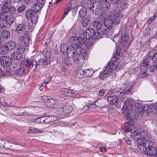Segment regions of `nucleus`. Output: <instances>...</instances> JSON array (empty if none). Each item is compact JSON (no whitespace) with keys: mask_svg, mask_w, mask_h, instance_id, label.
I'll return each mask as SVG.
<instances>
[{"mask_svg":"<svg viewBox=\"0 0 157 157\" xmlns=\"http://www.w3.org/2000/svg\"><path fill=\"white\" fill-rule=\"evenodd\" d=\"M95 3H93L92 0H84L83 1L82 4V6L86 9H90L92 10L93 8L94 9L96 5Z\"/></svg>","mask_w":157,"mask_h":157,"instance_id":"nucleus-14","label":"nucleus"},{"mask_svg":"<svg viewBox=\"0 0 157 157\" xmlns=\"http://www.w3.org/2000/svg\"><path fill=\"white\" fill-rule=\"evenodd\" d=\"M135 83V82L134 81H133L132 82L129 83L128 85V92L130 91Z\"/></svg>","mask_w":157,"mask_h":157,"instance_id":"nucleus-57","label":"nucleus"},{"mask_svg":"<svg viewBox=\"0 0 157 157\" xmlns=\"http://www.w3.org/2000/svg\"><path fill=\"white\" fill-rule=\"evenodd\" d=\"M44 117H41L37 118L36 120V122L40 124H44Z\"/></svg>","mask_w":157,"mask_h":157,"instance_id":"nucleus-53","label":"nucleus"},{"mask_svg":"<svg viewBox=\"0 0 157 157\" xmlns=\"http://www.w3.org/2000/svg\"><path fill=\"white\" fill-rule=\"evenodd\" d=\"M146 142V140L144 138H140L137 141V146L146 145L145 144Z\"/></svg>","mask_w":157,"mask_h":157,"instance_id":"nucleus-38","label":"nucleus"},{"mask_svg":"<svg viewBox=\"0 0 157 157\" xmlns=\"http://www.w3.org/2000/svg\"><path fill=\"white\" fill-rule=\"evenodd\" d=\"M156 68V65H152L151 66L149 67L150 70L152 72H154L155 71V69Z\"/></svg>","mask_w":157,"mask_h":157,"instance_id":"nucleus-61","label":"nucleus"},{"mask_svg":"<svg viewBox=\"0 0 157 157\" xmlns=\"http://www.w3.org/2000/svg\"><path fill=\"white\" fill-rule=\"evenodd\" d=\"M44 124H49L53 121L52 120V118L51 117H44Z\"/></svg>","mask_w":157,"mask_h":157,"instance_id":"nucleus-48","label":"nucleus"},{"mask_svg":"<svg viewBox=\"0 0 157 157\" xmlns=\"http://www.w3.org/2000/svg\"><path fill=\"white\" fill-rule=\"evenodd\" d=\"M107 0H99L98 2L97 3H95L96 4L95 5L97 6L98 5H99L100 4H103L104 3H105V2Z\"/></svg>","mask_w":157,"mask_h":157,"instance_id":"nucleus-62","label":"nucleus"},{"mask_svg":"<svg viewBox=\"0 0 157 157\" xmlns=\"http://www.w3.org/2000/svg\"><path fill=\"white\" fill-rule=\"evenodd\" d=\"M127 122L125 124V126L122 128V130L126 133L128 132V127Z\"/></svg>","mask_w":157,"mask_h":157,"instance_id":"nucleus-60","label":"nucleus"},{"mask_svg":"<svg viewBox=\"0 0 157 157\" xmlns=\"http://www.w3.org/2000/svg\"><path fill=\"white\" fill-rule=\"evenodd\" d=\"M34 10L29 9L27 10L26 13V16L28 19H31L32 24H35L37 22L38 19V16L35 13Z\"/></svg>","mask_w":157,"mask_h":157,"instance_id":"nucleus-10","label":"nucleus"},{"mask_svg":"<svg viewBox=\"0 0 157 157\" xmlns=\"http://www.w3.org/2000/svg\"><path fill=\"white\" fill-rule=\"evenodd\" d=\"M79 14L80 16L82 17H84L86 14V9L82 8L79 11Z\"/></svg>","mask_w":157,"mask_h":157,"instance_id":"nucleus-47","label":"nucleus"},{"mask_svg":"<svg viewBox=\"0 0 157 157\" xmlns=\"http://www.w3.org/2000/svg\"><path fill=\"white\" fill-rule=\"evenodd\" d=\"M0 62L2 66L6 67L10 66L12 64L13 60L9 57L4 56L1 57Z\"/></svg>","mask_w":157,"mask_h":157,"instance_id":"nucleus-12","label":"nucleus"},{"mask_svg":"<svg viewBox=\"0 0 157 157\" xmlns=\"http://www.w3.org/2000/svg\"><path fill=\"white\" fill-rule=\"evenodd\" d=\"M70 7H68L65 10L63 14V15L62 17V19H63L67 15V13L70 11Z\"/></svg>","mask_w":157,"mask_h":157,"instance_id":"nucleus-56","label":"nucleus"},{"mask_svg":"<svg viewBox=\"0 0 157 157\" xmlns=\"http://www.w3.org/2000/svg\"><path fill=\"white\" fill-rule=\"evenodd\" d=\"M149 58H146L141 62L140 66L142 69H144L145 70L147 69V67L149 65Z\"/></svg>","mask_w":157,"mask_h":157,"instance_id":"nucleus-27","label":"nucleus"},{"mask_svg":"<svg viewBox=\"0 0 157 157\" xmlns=\"http://www.w3.org/2000/svg\"><path fill=\"white\" fill-rule=\"evenodd\" d=\"M137 118L136 113L130 109V112L128 110V131L131 132L134 129L133 120Z\"/></svg>","mask_w":157,"mask_h":157,"instance_id":"nucleus-5","label":"nucleus"},{"mask_svg":"<svg viewBox=\"0 0 157 157\" xmlns=\"http://www.w3.org/2000/svg\"><path fill=\"white\" fill-rule=\"evenodd\" d=\"M149 58L152 59L154 63H157V52L155 50L151 51L148 55Z\"/></svg>","mask_w":157,"mask_h":157,"instance_id":"nucleus-18","label":"nucleus"},{"mask_svg":"<svg viewBox=\"0 0 157 157\" xmlns=\"http://www.w3.org/2000/svg\"><path fill=\"white\" fill-rule=\"evenodd\" d=\"M9 12L11 14H14L16 11V9L14 6H11L9 8Z\"/></svg>","mask_w":157,"mask_h":157,"instance_id":"nucleus-55","label":"nucleus"},{"mask_svg":"<svg viewBox=\"0 0 157 157\" xmlns=\"http://www.w3.org/2000/svg\"><path fill=\"white\" fill-rule=\"evenodd\" d=\"M6 141L2 140H0V147H3V146L5 145Z\"/></svg>","mask_w":157,"mask_h":157,"instance_id":"nucleus-64","label":"nucleus"},{"mask_svg":"<svg viewBox=\"0 0 157 157\" xmlns=\"http://www.w3.org/2000/svg\"><path fill=\"white\" fill-rule=\"evenodd\" d=\"M145 144L147 148H150L151 147L153 144V143L150 140H146Z\"/></svg>","mask_w":157,"mask_h":157,"instance_id":"nucleus-54","label":"nucleus"},{"mask_svg":"<svg viewBox=\"0 0 157 157\" xmlns=\"http://www.w3.org/2000/svg\"><path fill=\"white\" fill-rule=\"evenodd\" d=\"M25 25L24 23H22L17 25L16 31L17 33H21L25 30Z\"/></svg>","mask_w":157,"mask_h":157,"instance_id":"nucleus-23","label":"nucleus"},{"mask_svg":"<svg viewBox=\"0 0 157 157\" xmlns=\"http://www.w3.org/2000/svg\"><path fill=\"white\" fill-rule=\"evenodd\" d=\"M33 24H32V23L31 24L30 23H29L28 26V29L29 30V31H32L33 30L34 27Z\"/></svg>","mask_w":157,"mask_h":157,"instance_id":"nucleus-59","label":"nucleus"},{"mask_svg":"<svg viewBox=\"0 0 157 157\" xmlns=\"http://www.w3.org/2000/svg\"><path fill=\"white\" fill-rule=\"evenodd\" d=\"M14 18L13 16L10 15L7 16L5 21L7 24L11 25L13 22Z\"/></svg>","mask_w":157,"mask_h":157,"instance_id":"nucleus-30","label":"nucleus"},{"mask_svg":"<svg viewBox=\"0 0 157 157\" xmlns=\"http://www.w3.org/2000/svg\"><path fill=\"white\" fill-rule=\"evenodd\" d=\"M138 147V150L139 151L142 153L144 154H146V152H147V148L146 145H142L137 146Z\"/></svg>","mask_w":157,"mask_h":157,"instance_id":"nucleus-34","label":"nucleus"},{"mask_svg":"<svg viewBox=\"0 0 157 157\" xmlns=\"http://www.w3.org/2000/svg\"><path fill=\"white\" fill-rule=\"evenodd\" d=\"M90 19L89 17H85L82 21V24L83 27L86 28H89L90 26Z\"/></svg>","mask_w":157,"mask_h":157,"instance_id":"nucleus-28","label":"nucleus"},{"mask_svg":"<svg viewBox=\"0 0 157 157\" xmlns=\"http://www.w3.org/2000/svg\"><path fill=\"white\" fill-rule=\"evenodd\" d=\"M19 39L21 41V45L22 46L19 47L18 50H19L21 49L24 52V50H25L26 49V47L29 46L31 42L30 38L28 36H21L19 37Z\"/></svg>","mask_w":157,"mask_h":157,"instance_id":"nucleus-9","label":"nucleus"},{"mask_svg":"<svg viewBox=\"0 0 157 157\" xmlns=\"http://www.w3.org/2000/svg\"><path fill=\"white\" fill-rule=\"evenodd\" d=\"M64 110L63 107L58 108L56 112L58 115H62L63 116L66 115L64 113Z\"/></svg>","mask_w":157,"mask_h":157,"instance_id":"nucleus-43","label":"nucleus"},{"mask_svg":"<svg viewBox=\"0 0 157 157\" xmlns=\"http://www.w3.org/2000/svg\"><path fill=\"white\" fill-rule=\"evenodd\" d=\"M92 26L93 28L96 30L100 29L103 26L102 22L100 21H94L93 23Z\"/></svg>","mask_w":157,"mask_h":157,"instance_id":"nucleus-25","label":"nucleus"},{"mask_svg":"<svg viewBox=\"0 0 157 157\" xmlns=\"http://www.w3.org/2000/svg\"><path fill=\"white\" fill-rule=\"evenodd\" d=\"M128 0H121L120 6L123 9L127 8Z\"/></svg>","mask_w":157,"mask_h":157,"instance_id":"nucleus-45","label":"nucleus"},{"mask_svg":"<svg viewBox=\"0 0 157 157\" xmlns=\"http://www.w3.org/2000/svg\"><path fill=\"white\" fill-rule=\"evenodd\" d=\"M71 40L72 41V43L75 44V45L78 44L80 45L84 44L88 48L93 44L91 40V39H83V37H78L76 36H72L71 37Z\"/></svg>","mask_w":157,"mask_h":157,"instance_id":"nucleus-3","label":"nucleus"},{"mask_svg":"<svg viewBox=\"0 0 157 157\" xmlns=\"http://www.w3.org/2000/svg\"><path fill=\"white\" fill-rule=\"evenodd\" d=\"M127 39L128 33L125 32L124 34H122L121 38V43L123 45L125 46L127 44L128 42Z\"/></svg>","mask_w":157,"mask_h":157,"instance_id":"nucleus-31","label":"nucleus"},{"mask_svg":"<svg viewBox=\"0 0 157 157\" xmlns=\"http://www.w3.org/2000/svg\"><path fill=\"white\" fill-rule=\"evenodd\" d=\"M107 100L108 102L110 104L115 105L117 108L120 107V103L118 101V99L114 97H108Z\"/></svg>","mask_w":157,"mask_h":157,"instance_id":"nucleus-15","label":"nucleus"},{"mask_svg":"<svg viewBox=\"0 0 157 157\" xmlns=\"http://www.w3.org/2000/svg\"><path fill=\"white\" fill-rule=\"evenodd\" d=\"M68 47L66 43L62 44L60 46V50L63 53L67 52L68 49Z\"/></svg>","mask_w":157,"mask_h":157,"instance_id":"nucleus-36","label":"nucleus"},{"mask_svg":"<svg viewBox=\"0 0 157 157\" xmlns=\"http://www.w3.org/2000/svg\"><path fill=\"white\" fill-rule=\"evenodd\" d=\"M12 143L8 141H6L5 143L4 146H3V148L6 149H11Z\"/></svg>","mask_w":157,"mask_h":157,"instance_id":"nucleus-44","label":"nucleus"},{"mask_svg":"<svg viewBox=\"0 0 157 157\" xmlns=\"http://www.w3.org/2000/svg\"><path fill=\"white\" fill-rule=\"evenodd\" d=\"M130 101L132 103V104L130 103L131 107L136 108V110H137L139 113H141L142 114L144 112L145 107L143 106L142 104L135 103L132 98H128V103H130Z\"/></svg>","mask_w":157,"mask_h":157,"instance_id":"nucleus-11","label":"nucleus"},{"mask_svg":"<svg viewBox=\"0 0 157 157\" xmlns=\"http://www.w3.org/2000/svg\"><path fill=\"white\" fill-rule=\"evenodd\" d=\"M20 68L16 70L15 72V74L17 75H20L22 74L25 70V67H21L20 65Z\"/></svg>","mask_w":157,"mask_h":157,"instance_id":"nucleus-40","label":"nucleus"},{"mask_svg":"<svg viewBox=\"0 0 157 157\" xmlns=\"http://www.w3.org/2000/svg\"><path fill=\"white\" fill-rule=\"evenodd\" d=\"M120 51L121 49L120 48H117L116 49V52L114 53V54L113 55V58L114 59H117V58H118L120 55Z\"/></svg>","mask_w":157,"mask_h":157,"instance_id":"nucleus-42","label":"nucleus"},{"mask_svg":"<svg viewBox=\"0 0 157 157\" xmlns=\"http://www.w3.org/2000/svg\"><path fill=\"white\" fill-rule=\"evenodd\" d=\"M50 51L49 50H47L44 53L45 58V59L50 60Z\"/></svg>","mask_w":157,"mask_h":157,"instance_id":"nucleus-50","label":"nucleus"},{"mask_svg":"<svg viewBox=\"0 0 157 157\" xmlns=\"http://www.w3.org/2000/svg\"><path fill=\"white\" fill-rule=\"evenodd\" d=\"M5 46L6 47L8 51L12 50L16 47V44L13 41H9L5 44Z\"/></svg>","mask_w":157,"mask_h":157,"instance_id":"nucleus-20","label":"nucleus"},{"mask_svg":"<svg viewBox=\"0 0 157 157\" xmlns=\"http://www.w3.org/2000/svg\"><path fill=\"white\" fill-rule=\"evenodd\" d=\"M70 41L72 44V45L69 46L68 47V49L67 52V55L70 58H73L74 61L77 62L80 58V55L81 54V52L82 51L80 45L78 44L75 45V44L72 43V41Z\"/></svg>","mask_w":157,"mask_h":157,"instance_id":"nucleus-2","label":"nucleus"},{"mask_svg":"<svg viewBox=\"0 0 157 157\" xmlns=\"http://www.w3.org/2000/svg\"><path fill=\"white\" fill-rule=\"evenodd\" d=\"M11 0H5L3 1L4 5L2 7V11L3 12L6 13L9 12V7H8L7 5H9L10 3ZM2 2H3V1H1Z\"/></svg>","mask_w":157,"mask_h":157,"instance_id":"nucleus-21","label":"nucleus"},{"mask_svg":"<svg viewBox=\"0 0 157 157\" xmlns=\"http://www.w3.org/2000/svg\"><path fill=\"white\" fill-rule=\"evenodd\" d=\"M115 62H110L107 65V67H105V69L103 71L102 74L104 75L109 74L112 71L116 69L119 65V64L117 62L118 60L117 59L115 60Z\"/></svg>","mask_w":157,"mask_h":157,"instance_id":"nucleus-7","label":"nucleus"},{"mask_svg":"<svg viewBox=\"0 0 157 157\" xmlns=\"http://www.w3.org/2000/svg\"><path fill=\"white\" fill-rule=\"evenodd\" d=\"M63 108L64 110V113L66 115L70 113L73 110L72 106L70 105H66L63 107Z\"/></svg>","mask_w":157,"mask_h":157,"instance_id":"nucleus-33","label":"nucleus"},{"mask_svg":"<svg viewBox=\"0 0 157 157\" xmlns=\"http://www.w3.org/2000/svg\"><path fill=\"white\" fill-rule=\"evenodd\" d=\"M25 9V6L24 5H22L17 9V11L19 12H21L23 11Z\"/></svg>","mask_w":157,"mask_h":157,"instance_id":"nucleus-58","label":"nucleus"},{"mask_svg":"<svg viewBox=\"0 0 157 157\" xmlns=\"http://www.w3.org/2000/svg\"><path fill=\"white\" fill-rule=\"evenodd\" d=\"M62 94L66 96H74L76 94V91L73 90H69L66 88H63L61 90Z\"/></svg>","mask_w":157,"mask_h":157,"instance_id":"nucleus-17","label":"nucleus"},{"mask_svg":"<svg viewBox=\"0 0 157 157\" xmlns=\"http://www.w3.org/2000/svg\"><path fill=\"white\" fill-rule=\"evenodd\" d=\"M6 75V72L0 69V78L4 77Z\"/></svg>","mask_w":157,"mask_h":157,"instance_id":"nucleus-63","label":"nucleus"},{"mask_svg":"<svg viewBox=\"0 0 157 157\" xmlns=\"http://www.w3.org/2000/svg\"><path fill=\"white\" fill-rule=\"evenodd\" d=\"M44 131L41 129H38L33 127H30L29 128L28 132L29 133H41L43 132Z\"/></svg>","mask_w":157,"mask_h":157,"instance_id":"nucleus-26","label":"nucleus"},{"mask_svg":"<svg viewBox=\"0 0 157 157\" xmlns=\"http://www.w3.org/2000/svg\"><path fill=\"white\" fill-rule=\"evenodd\" d=\"M8 49L5 46V44L4 45L0 46V54H5L6 53L7 51H8Z\"/></svg>","mask_w":157,"mask_h":157,"instance_id":"nucleus-37","label":"nucleus"},{"mask_svg":"<svg viewBox=\"0 0 157 157\" xmlns=\"http://www.w3.org/2000/svg\"><path fill=\"white\" fill-rule=\"evenodd\" d=\"M84 71L82 70H79L77 72V75H78L79 78H82L84 77Z\"/></svg>","mask_w":157,"mask_h":157,"instance_id":"nucleus-52","label":"nucleus"},{"mask_svg":"<svg viewBox=\"0 0 157 157\" xmlns=\"http://www.w3.org/2000/svg\"><path fill=\"white\" fill-rule=\"evenodd\" d=\"M94 29L92 28H88L83 33L82 37L83 39H94Z\"/></svg>","mask_w":157,"mask_h":157,"instance_id":"nucleus-13","label":"nucleus"},{"mask_svg":"<svg viewBox=\"0 0 157 157\" xmlns=\"http://www.w3.org/2000/svg\"><path fill=\"white\" fill-rule=\"evenodd\" d=\"M21 66L27 67L33 71H35L37 67V62L35 60L27 59L21 62Z\"/></svg>","mask_w":157,"mask_h":157,"instance_id":"nucleus-6","label":"nucleus"},{"mask_svg":"<svg viewBox=\"0 0 157 157\" xmlns=\"http://www.w3.org/2000/svg\"><path fill=\"white\" fill-rule=\"evenodd\" d=\"M51 80V78L50 77H48L47 80L41 84V85L39 87V89L41 91H42L44 88V84H48V83Z\"/></svg>","mask_w":157,"mask_h":157,"instance_id":"nucleus-41","label":"nucleus"},{"mask_svg":"<svg viewBox=\"0 0 157 157\" xmlns=\"http://www.w3.org/2000/svg\"><path fill=\"white\" fill-rule=\"evenodd\" d=\"M128 101L126 100L124 103V106L122 108V111L124 114L126 118H128Z\"/></svg>","mask_w":157,"mask_h":157,"instance_id":"nucleus-29","label":"nucleus"},{"mask_svg":"<svg viewBox=\"0 0 157 157\" xmlns=\"http://www.w3.org/2000/svg\"><path fill=\"white\" fill-rule=\"evenodd\" d=\"M131 137L133 139L138 140L141 138V134L138 132H133L131 135Z\"/></svg>","mask_w":157,"mask_h":157,"instance_id":"nucleus-32","label":"nucleus"},{"mask_svg":"<svg viewBox=\"0 0 157 157\" xmlns=\"http://www.w3.org/2000/svg\"><path fill=\"white\" fill-rule=\"evenodd\" d=\"M20 50L23 52L22 50L20 49L19 50L18 49V51L14 52L12 53L11 56L14 60H19L23 58V54L19 51Z\"/></svg>","mask_w":157,"mask_h":157,"instance_id":"nucleus-16","label":"nucleus"},{"mask_svg":"<svg viewBox=\"0 0 157 157\" xmlns=\"http://www.w3.org/2000/svg\"><path fill=\"white\" fill-rule=\"evenodd\" d=\"M157 150L156 148L154 147L147 148V152L145 154L148 155H154L157 154Z\"/></svg>","mask_w":157,"mask_h":157,"instance_id":"nucleus-24","label":"nucleus"},{"mask_svg":"<svg viewBox=\"0 0 157 157\" xmlns=\"http://www.w3.org/2000/svg\"><path fill=\"white\" fill-rule=\"evenodd\" d=\"M10 32L6 30L2 31L1 33V37L4 39L8 38L10 36Z\"/></svg>","mask_w":157,"mask_h":157,"instance_id":"nucleus-35","label":"nucleus"},{"mask_svg":"<svg viewBox=\"0 0 157 157\" xmlns=\"http://www.w3.org/2000/svg\"><path fill=\"white\" fill-rule=\"evenodd\" d=\"M7 16L6 13L3 12L0 14V19L1 20L4 21Z\"/></svg>","mask_w":157,"mask_h":157,"instance_id":"nucleus-51","label":"nucleus"},{"mask_svg":"<svg viewBox=\"0 0 157 157\" xmlns=\"http://www.w3.org/2000/svg\"><path fill=\"white\" fill-rule=\"evenodd\" d=\"M110 4L109 1L107 0L103 4H99L96 6L95 9L92 10L93 13L96 15L101 14V13L105 10H107L109 8Z\"/></svg>","mask_w":157,"mask_h":157,"instance_id":"nucleus-4","label":"nucleus"},{"mask_svg":"<svg viewBox=\"0 0 157 157\" xmlns=\"http://www.w3.org/2000/svg\"><path fill=\"white\" fill-rule=\"evenodd\" d=\"M51 62V60L48 59H41L37 63V67H40L44 65H48Z\"/></svg>","mask_w":157,"mask_h":157,"instance_id":"nucleus-19","label":"nucleus"},{"mask_svg":"<svg viewBox=\"0 0 157 157\" xmlns=\"http://www.w3.org/2000/svg\"><path fill=\"white\" fill-rule=\"evenodd\" d=\"M43 2H37L34 3L33 6V10L36 13L40 11L42 8V3Z\"/></svg>","mask_w":157,"mask_h":157,"instance_id":"nucleus-22","label":"nucleus"},{"mask_svg":"<svg viewBox=\"0 0 157 157\" xmlns=\"http://www.w3.org/2000/svg\"><path fill=\"white\" fill-rule=\"evenodd\" d=\"M82 54V57L84 60H86L88 57V54L87 52V51L85 50H83Z\"/></svg>","mask_w":157,"mask_h":157,"instance_id":"nucleus-46","label":"nucleus"},{"mask_svg":"<svg viewBox=\"0 0 157 157\" xmlns=\"http://www.w3.org/2000/svg\"><path fill=\"white\" fill-rule=\"evenodd\" d=\"M157 16V13L154 14L153 17H151L148 20L147 22V24L148 25L150 24L154 20Z\"/></svg>","mask_w":157,"mask_h":157,"instance_id":"nucleus-49","label":"nucleus"},{"mask_svg":"<svg viewBox=\"0 0 157 157\" xmlns=\"http://www.w3.org/2000/svg\"><path fill=\"white\" fill-rule=\"evenodd\" d=\"M42 100L44 102L45 105L48 108H53L55 107V100L48 97L44 96L41 98Z\"/></svg>","mask_w":157,"mask_h":157,"instance_id":"nucleus-8","label":"nucleus"},{"mask_svg":"<svg viewBox=\"0 0 157 157\" xmlns=\"http://www.w3.org/2000/svg\"><path fill=\"white\" fill-rule=\"evenodd\" d=\"M103 35L102 31L100 32L99 31H96L94 32V39H99L102 37Z\"/></svg>","mask_w":157,"mask_h":157,"instance_id":"nucleus-39","label":"nucleus"},{"mask_svg":"<svg viewBox=\"0 0 157 157\" xmlns=\"http://www.w3.org/2000/svg\"><path fill=\"white\" fill-rule=\"evenodd\" d=\"M120 15L116 13L113 16H110L105 17L104 22V27L102 30V33L103 35L109 36L113 34L112 25L113 23L115 25L119 23Z\"/></svg>","mask_w":157,"mask_h":157,"instance_id":"nucleus-1","label":"nucleus"}]
</instances>
